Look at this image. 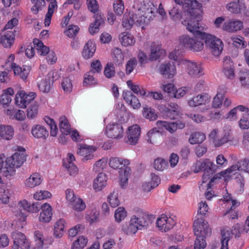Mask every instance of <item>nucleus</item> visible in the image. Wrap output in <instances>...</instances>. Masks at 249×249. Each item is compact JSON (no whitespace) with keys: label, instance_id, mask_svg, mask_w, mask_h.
<instances>
[{"label":"nucleus","instance_id":"ea45409f","mask_svg":"<svg viewBox=\"0 0 249 249\" xmlns=\"http://www.w3.org/2000/svg\"><path fill=\"white\" fill-rule=\"evenodd\" d=\"M119 38L122 45L124 46L133 45L135 42L134 37L130 34L123 33L119 35Z\"/></svg>","mask_w":249,"mask_h":249},{"label":"nucleus","instance_id":"4d7b16f0","mask_svg":"<svg viewBox=\"0 0 249 249\" xmlns=\"http://www.w3.org/2000/svg\"><path fill=\"white\" fill-rule=\"evenodd\" d=\"M33 45L34 49H36L38 53L39 51H40V50H41L42 48H44V53L42 52V54H43V55H46L49 52V48L44 45L42 42L39 40V39H34L33 40Z\"/></svg>","mask_w":249,"mask_h":249},{"label":"nucleus","instance_id":"774afa93","mask_svg":"<svg viewBox=\"0 0 249 249\" xmlns=\"http://www.w3.org/2000/svg\"><path fill=\"white\" fill-rule=\"evenodd\" d=\"M224 100V96L223 93L218 92L216 95L213 98V107L214 108L219 107L222 104V101Z\"/></svg>","mask_w":249,"mask_h":249},{"label":"nucleus","instance_id":"f257e3e1","mask_svg":"<svg viewBox=\"0 0 249 249\" xmlns=\"http://www.w3.org/2000/svg\"><path fill=\"white\" fill-rule=\"evenodd\" d=\"M182 24L194 35L201 36L206 47L213 55L218 56L221 54L223 47L222 41L214 36L206 34L204 32L205 28L202 25L200 21L194 23L191 20L182 21Z\"/></svg>","mask_w":249,"mask_h":249},{"label":"nucleus","instance_id":"a19ab883","mask_svg":"<svg viewBox=\"0 0 249 249\" xmlns=\"http://www.w3.org/2000/svg\"><path fill=\"white\" fill-rule=\"evenodd\" d=\"M13 135L14 130L11 126H0V136L2 138L9 140L12 139Z\"/></svg>","mask_w":249,"mask_h":249},{"label":"nucleus","instance_id":"79ce46f5","mask_svg":"<svg viewBox=\"0 0 249 249\" xmlns=\"http://www.w3.org/2000/svg\"><path fill=\"white\" fill-rule=\"evenodd\" d=\"M57 6L55 0H51L48 6V12L45 16L44 24L45 26H49L51 23V18L54 12V9Z\"/></svg>","mask_w":249,"mask_h":249},{"label":"nucleus","instance_id":"4c0bfd02","mask_svg":"<svg viewBox=\"0 0 249 249\" xmlns=\"http://www.w3.org/2000/svg\"><path fill=\"white\" fill-rule=\"evenodd\" d=\"M14 94V90L11 88L3 90L2 94L0 96V103L3 105H8L11 102V96Z\"/></svg>","mask_w":249,"mask_h":249},{"label":"nucleus","instance_id":"69168bd1","mask_svg":"<svg viewBox=\"0 0 249 249\" xmlns=\"http://www.w3.org/2000/svg\"><path fill=\"white\" fill-rule=\"evenodd\" d=\"M154 166L155 169L162 171L167 166V162L166 160L163 159L157 158L154 161Z\"/></svg>","mask_w":249,"mask_h":249},{"label":"nucleus","instance_id":"58836bf2","mask_svg":"<svg viewBox=\"0 0 249 249\" xmlns=\"http://www.w3.org/2000/svg\"><path fill=\"white\" fill-rule=\"evenodd\" d=\"M42 181L40 175L36 173H33L26 181V186L30 188H34L39 185Z\"/></svg>","mask_w":249,"mask_h":249},{"label":"nucleus","instance_id":"a878e982","mask_svg":"<svg viewBox=\"0 0 249 249\" xmlns=\"http://www.w3.org/2000/svg\"><path fill=\"white\" fill-rule=\"evenodd\" d=\"M31 133L34 137L37 139H45L49 135L46 128L40 124L33 125L31 129Z\"/></svg>","mask_w":249,"mask_h":249},{"label":"nucleus","instance_id":"8fccbe9b","mask_svg":"<svg viewBox=\"0 0 249 249\" xmlns=\"http://www.w3.org/2000/svg\"><path fill=\"white\" fill-rule=\"evenodd\" d=\"M239 80L242 86L249 89V71H241L239 73Z\"/></svg>","mask_w":249,"mask_h":249},{"label":"nucleus","instance_id":"6e6d98bb","mask_svg":"<svg viewBox=\"0 0 249 249\" xmlns=\"http://www.w3.org/2000/svg\"><path fill=\"white\" fill-rule=\"evenodd\" d=\"M142 114L144 117L150 121L156 120L158 117L157 115L155 112L154 109L150 107H144Z\"/></svg>","mask_w":249,"mask_h":249},{"label":"nucleus","instance_id":"2f4dec72","mask_svg":"<svg viewBox=\"0 0 249 249\" xmlns=\"http://www.w3.org/2000/svg\"><path fill=\"white\" fill-rule=\"evenodd\" d=\"M132 217L136 219V223L138 228L139 227H147L149 224L152 223V217L145 213H141L139 217L134 215Z\"/></svg>","mask_w":249,"mask_h":249},{"label":"nucleus","instance_id":"680f3d73","mask_svg":"<svg viewBox=\"0 0 249 249\" xmlns=\"http://www.w3.org/2000/svg\"><path fill=\"white\" fill-rule=\"evenodd\" d=\"M104 74L106 78L110 79L115 76V69L112 63H107L105 67Z\"/></svg>","mask_w":249,"mask_h":249},{"label":"nucleus","instance_id":"9b49d317","mask_svg":"<svg viewBox=\"0 0 249 249\" xmlns=\"http://www.w3.org/2000/svg\"><path fill=\"white\" fill-rule=\"evenodd\" d=\"M14 245L11 249H31L30 244L26 236L21 232L14 231L12 233Z\"/></svg>","mask_w":249,"mask_h":249},{"label":"nucleus","instance_id":"a211bd4d","mask_svg":"<svg viewBox=\"0 0 249 249\" xmlns=\"http://www.w3.org/2000/svg\"><path fill=\"white\" fill-rule=\"evenodd\" d=\"M141 134V128L137 124L130 126L127 133L128 141L126 142L131 145L136 144L138 141Z\"/></svg>","mask_w":249,"mask_h":249},{"label":"nucleus","instance_id":"338daca9","mask_svg":"<svg viewBox=\"0 0 249 249\" xmlns=\"http://www.w3.org/2000/svg\"><path fill=\"white\" fill-rule=\"evenodd\" d=\"M232 139L230 133L226 132L221 139L214 141V144L216 146H220L229 141H231Z\"/></svg>","mask_w":249,"mask_h":249},{"label":"nucleus","instance_id":"3c124183","mask_svg":"<svg viewBox=\"0 0 249 249\" xmlns=\"http://www.w3.org/2000/svg\"><path fill=\"white\" fill-rule=\"evenodd\" d=\"M88 239L83 236H79L71 246V249H83L87 244Z\"/></svg>","mask_w":249,"mask_h":249},{"label":"nucleus","instance_id":"6ab92c4d","mask_svg":"<svg viewBox=\"0 0 249 249\" xmlns=\"http://www.w3.org/2000/svg\"><path fill=\"white\" fill-rule=\"evenodd\" d=\"M243 28V22L238 19H229L223 25V30L229 32H235Z\"/></svg>","mask_w":249,"mask_h":249},{"label":"nucleus","instance_id":"20e7f679","mask_svg":"<svg viewBox=\"0 0 249 249\" xmlns=\"http://www.w3.org/2000/svg\"><path fill=\"white\" fill-rule=\"evenodd\" d=\"M193 227L194 233L196 237L195 241H199L200 243L206 241V236L211 233V230L209 228L208 222L205 221L202 217H197L194 222Z\"/></svg>","mask_w":249,"mask_h":249},{"label":"nucleus","instance_id":"603ef678","mask_svg":"<svg viewBox=\"0 0 249 249\" xmlns=\"http://www.w3.org/2000/svg\"><path fill=\"white\" fill-rule=\"evenodd\" d=\"M75 211L81 212L83 211L86 208V204L83 200L80 198H77L70 204Z\"/></svg>","mask_w":249,"mask_h":249},{"label":"nucleus","instance_id":"13d9d810","mask_svg":"<svg viewBox=\"0 0 249 249\" xmlns=\"http://www.w3.org/2000/svg\"><path fill=\"white\" fill-rule=\"evenodd\" d=\"M127 215V212L124 207L118 208L114 214V217L116 221L120 223L123 220Z\"/></svg>","mask_w":249,"mask_h":249},{"label":"nucleus","instance_id":"aec40b11","mask_svg":"<svg viewBox=\"0 0 249 249\" xmlns=\"http://www.w3.org/2000/svg\"><path fill=\"white\" fill-rule=\"evenodd\" d=\"M160 73L168 78L172 77L176 73L175 64L174 62H165L160 65L159 68Z\"/></svg>","mask_w":249,"mask_h":249},{"label":"nucleus","instance_id":"2eb2a0df","mask_svg":"<svg viewBox=\"0 0 249 249\" xmlns=\"http://www.w3.org/2000/svg\"><path fill=\"white\" fill-rule=\"evenodd\" d=\"M123 129L119 124H108L106 128V134L111 138L120 139L123 137Z\"/></svg>","mask_w":249,"mask_h":249},{"label":"nucleus","instance_id":"b1692460","mask_svg":"<svg viewBox=\"0 0 249 249\" xmlns=\"http://www.w3.org/2000/svg\"><path fill=\"white\" fill-rule=\"evenodd\" d=\"M94 18L95 19L94 22L91 23L89 28V31L91 35L98 33L99 31L100 26L104 23L103 15L100 13H97L94 14Z\"/></svg>","mask_w":249,"mask_h":249},{"label":"nucleus","instance_id":"72a5a7b5","mask_svg":"<svg viewBox=\"0 0 249 249\" xmlns=\"http://www.w3.org/2000/svg\"><path fill=\"white\" fill-rule=\"evenodd\" d=\"M244 7V2L243 0L232 1L227 4V9L231 13L238 14Z\"/></svg>","mask_w":249,"mask_h":249},{"label":"nucleus","instance_id":"ddd939ff","mask_svg":"<svg viewBox=\"0 0 249 249\" xmlns=\"http://www.w3.org/2000/svg\"><path fill=\"white\" fill-rule=\"evenodd\" d=\"M156 123L159 128H165L171 133H174L178 128L182 129L185 127V124L180 121H178L176 122L158 121Z\"/></svg>","mask_w":249,"mask_h":249},{"label":"nucleus","instance_id":"f03ea898","mask_svg":"<svg viewBox=\"0 0 249 249\" xmlns=\"http://www.w3.org/2000/svg\"><path fill=\"white\" fill-rule=\"evenodd\" d=\"M175 2L182 5L187 10V19L183 21H191L196 23L201 21L202 19V11L199 3L196 0H174Z\"/></svg>","mask_w":249,"mask_h":249},{"label":"nucleus","instance_id":"4be33fe9","mask_svg":"<svg viewBox=\"0 0 249 249\" xmlns=\"http://www.w3.org/2000/svg\"><path fill=\"white\" fill-rule=\"evenodd\" d=\"M96 51V45L93 40H89L85 44L82 51V55L85 59L93 57Z\"/></svg>","mask_w":249,"mask_h":249},{"label":"nucleus","instance_id":"f3484780","mask_svg":"<svg viewBox=\"0 0 249 249\" xmlns=\"http://www.w3.org/2000/svg\"><path fill=\"white\" fill-rule=\"evenodd\" d=\"M96 150L95 147L83 144L78 148L77 154L83 157L82 160L85 161L92 159L94 157L93 153Z\"/></svg>","mask_w":249,"mask_h":249},{"label":"nucleus","instance_id":"e433bc0d","mask_svg":"<svg viewBox=\"0 0 249 249\" xmlns=\"http://www.w3.org/2000/svg\"><path fill=\"white\" fill-rule=\"evenodd\" d=\"M206 139L204 133L201 132H195L192 133L189 138V142L191 144H199L202 143Z\"/></svg>","mask_w":249,"mask_h":249},{"label":"nucleus","instance_id":"f704fd0d","mask_svg":"<svg viewBox=\"0 0 249 249\" xmlns=\"http://www.w3.org/2000/svg\"><path fill=\"white\" fill-rule=\"evenodd\" d=\"M248 107L242 105H239L234 108L231 109L227 114V119L231 121H236L238 119L237 115L240 113H244L247 111Z\"/></svg>","mask_w":249,"mask_h":249},{"label":"nucleus","instance_id":"dca6fc26","mask_svg":"<svg viewBox=\"0 0 249 249\" xmlns=\"http://www.w3.org/2000/svg\"><path fill=\"white\" fill-rule=\"evenodd\" d=\"M156 224L160 230L165 232L172 229L175 222L171 218L163 214L157 219Z\"/></svg>","mask_w":249,"mask_h":249},{"label":"nucleus","instance_id":"de8ad7c7","mask_svg":"<svg viewBox=\"0 0 249 249\" xmlns=\"http://www.w3.org/2000/svg\"><path fill=\"white\" fill-rule=\"evenodd\" d=\"M127 85L128 88L135 94L141 96H145L146 92L144 89L141 86L133 84L131 80L127 81Z\"/></svg>","mask_w":249,"mask_h":249},{"label":"nucleus","instance_id":"c756f323","mask_svg":"<svg viewBox=\"0 0 249 249\" xmlns=\"http://www.w3.org/2000/svg\"><path fill=\"white\" fill-rule=\"evenodd\" d=\"M136 219L132 217L128 222H126L122 226V230L127 235L135 234L138 230V227L136 223Z\"/></svg>","mask_w":249,"mask_h":249},{"label":"nucleus","instance_id":"052dcab7","mask_svg":"<svg viewBox=\"0 0 249 249\" xmlns=\"http://www.w3.org/2000/svg\"><path fill=\"white\" fill-rule=\"evenodd\" d=\"M35 238L36 246L34 249H41L44 244V238L42 233L38 231H36L35 232Z\"/></svg>","mask_w":249,"mask_h":249},{"label":"nucleus","instance_id":"49530a36","mask_svg":"<svg viewBox=\"0 0 249 249\" xmlns=\"http://www.w3.org/2000/svg\"><path fill=\"white\" fill-rule=\"evenodd\" d=\"M240 170L239 164L237 162V165H233L230 168H228L224 172H221L220 176L225 178V180H228L230 179L231 177L235 174L236 171Z\"/></svg>","mask_w":249,"mask_h":249},{"label":"nucleus","instance_id":"0eeeda50","mask_svg":"<svg viewBox=\"0 0 249 249\" xmlns=\"http://www.w3.org/2000/svg\"><path fill=\"white\" fill-rule=\"evenodd\" d=\"M54 74L56 75V72L51 71L44 78L40 75L37 78L38 87L40 91L45 93L50 91L54 81Z\"/></svg>","mask_w":249,"mask_h":249},{"label":"nucleus","instance_id":"f8f14e48","mask_svg":"<svg viewBox=\"0 0 249 249\" xmlns=\"http://www.w3.org/2000/svg\"><path fill=\"white\" fill-rule=\"evenodd\" d=\"M140 8L136 9L133 7V10L128 14L125 13L123 18L122 25L126 30L130 29L134 23H136L135 16L139 15Z\"/></svg>","mask_w":249,"mask_h":249},{"label":"nucleus","instance_id":"09e8293b","mask_svg":"<svg viewBox=\"0 0 249 249\" xmlns=\"http://www.w3.org/2000/svg\"><path fill=\"white\" fill-rule=\"evenodd\" d=\"M143 12V11L141 12V10L140 9L139 15H138L137 17L135 16L136 23L140 25L142 24H148L152 19V15L148 17V15L145 16L146 14L145 13L144 14L142 13Z\"/></svg>","mask_w":249,"mask_h":249},{"label":"nucleus","instance_id":"9d476101","mask_svg":"<svg viewBox=\"0 0 249 249\" xmlns=\"http://www.w3.org/2000/svg\"><path fill=\"white\" fill-rule=\"evenodd\" d=\"M194 166V172L196 173L203 170L206 173L213 174L217 169V166L208 159L203 160H197Z\"/></svg>","mask_w":249,"mask_h":249},{"label":"nucleus","instance_id":"bb28decb","mask_svg":"<svg viewBox=\"0 0 249 249\" xmlns=\"http://www.w3.org/2000/svg\"><path fill=\"white\" fill-rule=\"evenodd\" d=\"M123 96L125 102L129 104L133 108H138L141 107V104L139 99L131 91H124Z\"/></svg>","mask_w":249,"mask_h":249},{"label":"nucleus","instance_id":"37998d69","mask_svg":"<svg viewBox=\"0 0 249 249\" xmlns=\"http://www.w3.org/2000/svg\"><path fill=\"white\" fill-rule=\"evenodd\" d=\"M130 171V168L129 167H126L120 170V185L122 188H124L127 184Z\"/></svg>","mask_w":249,"mask_h":249},{"label":"nucleus","instance_id":"864d4df0","mask_svg":"<svg viewBox=\"0 0 249 249\" xmlns=\"http://www.w3.org/2000/svg\"><path fill=\"white\" fill-rule=\"evenodd\" d=\"M108 202L112 207L115 208L120 204V200L118 199V191H113L107 197Z\"/></svg>","mask_w":249,"mask_h":249},{"label":"nucleus","instance_id":"393cba45","mask_svg":"<svg viewBox=\"0 0 249 249\" xmlns=\"http://www.w3.org/2000/svg\"><path fill=\"white\" fill-rule=\"evenodd\" d=\"M130 164L129 161L126 159H123L121 158L112 157L109 159V165L110 167L114 169H124Z\"/></svg>","mask_w":249,"mask_h":249},{"label":"nucleus","instance_id":"5701e85b","mask_svg":"<svg viewBox=\"0 0 249 249\" xmlns=\"http://www.w3.org/2000/svg\"><path fill=\"white\" fill-rule=\"evenodd\" d=\"M41 209L42 211L39 216V221L43 223L49 222L53 215L51 205L47 203H44Z\"/></svg>","mask_w":249,"mask_h":249},{"label":"nucleus","instance_id":"5fc2aeb1","mask_svg":"<svg viewBox=\"0 0 249 249\" xmlns=\"http://www.w3.org/2000/svg\"><path fill=\"white\" fill-rule=\"evenodd\" d=\"M94 75V71H89L85 74L83 85L84 86L90 85H96L97 82L93 76Z\"/></svg>","mask_w":249,"mask_h":249},{"label":"nucleus","instance_id":"0e129e2a","mask_svg":"<svg viewBox=\"0 0 249 249\" xmlns=\"http://www.w3.org/2000/svg\"><path fill=\"white\" fill-rule=\"evenodd\" d=\"M38 113V106L36 104L32 105L27 110V116L29 119L35 118Z\"/></svg>","mask_w":249,"mask_h":249},{"label":"nucleus","instance_id":"473e14b6","mask_svg":"<svg viewBox=\"0 0 249 249\" xmlns=\"http://www.w3.org/2000/svg\"><path fill=\"white\" fill-rule=\"evenodd\" d=\"M5 156L3 154L0 155V173L4 176H12L15 173V170L12 169L8 166V165H5L6 160L4 161Z\"/></svg>","mask_w":249,"mask_h":249},{"label":"nucleus","instance_id":"412c9836","mask_svg":"<svg viewBox=\"0 0 249 249\" xmlns=\"http://www.w3.org/2000/svg\"><path fill=\"white\" fill-rule=\"evenodd\" d=\"M211 97L206 93L199 94L193 97L188 101V104L190 107H195L202 105H205L210 102Z\"/></svg>","mask_w":249,"mask_h":249},{"label":"nucleus","instance_id":"bf43d9fd","mask_svg":"<svg viewBox=\"0 0 249 249\" xmlns=\"http://www.w3.org/2000/svg\"><path fill=\"white\" fill-rule=\"evenodd\" d=\"M113 10L117 16H121L123 13L124 7L122 0H115L113 3Z\"/></svg>","mask_w":249,"mask_h":249},{"label":"nucleus","instance_id":"cd10ccee","mask_svg":"<svg viewBox=\"0 0 249 249\" xmlns=\"http://www.w3.org/2000/svg\"><path fill=\"white\" fill-rule=\"evenodd\" d=\"M165 52L161 49V46L159 44L153 43L151 45V53L149 59L151 61L156 60L160 56L164 55Z\"/></svg>","mask_w":249,"mask_h":249},{"label":"nucleus","instance_id":"4468645a","mask_svg":"<svg viewBox=\"0 0 249 249\" xmlns=\"http://www.w3.org/2000/svg\"><path fill=\"white\" fill-rule=\"evenodd\" d=\"M187 72L189 75L194 77H200L204 75L203 69L200 64L190 61H186Z\"/></svg>","mask_w":249,"mask_h":249},{"label":"nucleus","instance_id":"c85d7f7f","mask_svg":"<svg viewBox=\"0 0 249 249\" xmlns=\"http://www.w3.org/2000/svg\"><path fill=\"white\" fill-rule=\"evenodd\" d=\"M223 72L229 79H233L234 77L233 64L230 57H226L223 61Z\"/></svg>","mask_w":249,"mask_h":249},{"label":"nucleus","instance_id":"e2e57ef3","mask_svg":"<svg viewBox=\"0 0 249 249\" xmlns=\"http://www.w3.org/2000/svg\"><path fill=\"white\" fill-rule=\"evenodd\" d=\"M171 18L175 21H178L181 18V12L177 7H174L169 12Z\"/></svg>","mask_w":249,"mask_h":249},{"label":"nucleus","instance_id":"c03bdc74","mask_svg":"<svg viewBox=\"0 0 249 249\" xmlns=\"http://www.w3.org/2000/svg\"><path fill=\"white\" fill-rule=\"evenodd\" d=\"M59 127L62 133L68 135L71 132V127L68 120L65 116H61L59 118Z\"/></svg>","mask_w":249,"mask_h":249},{"label":"nucleus","instance_id":"1a4fd4ad","mask_svg":"<svg viewBox=\"0 0 249 249\" xmlns=\"http://www.w3.org/2000/svg\"><path fill=\"white\" fill-rule=\"evenodd\" d=\"M36 96V93L31 92L27 94L23 90L18 92L16 95L15 101L16 105L19 107L25 108Z\"/></svg>","mask_w":249,"mask_h":249},{"label":"nucleus","instance_id":"6e6552de","mask_svg":"<svg viewBox=\"0 0 249 249\" xmlns=\"http://www.w3.org/2000/svg\"><path fill=\"white\" fill-rule=\"evenodd\" d=\"M240 227L237 225L232 227V230L223 229L221 231V235L222 236L221 239V247L220 249H228V242L230 239L232 237L233 235L239 236Z\"/></svg>","mask_w":249,"mask_h":249},{"label":"nucleus","instance_id":"423d86ee","mask_svg":"<svg viewBox=\"0 0 249 249\" xmlns=\"http://www.w3.org/2000/svg\"><path fill=\"white\" fill-rule=\"evenodd\" d=\"M26 156L25 149L22 147L18 148L12 156L7 158L5 165H8L12 169L18 168L25 161Z\"/></svg>","mask_w":249,"mask_h":249},{"label":"nucleus","instance_id":"39448f33","mask_svg":"<svg viewBox=\"0 0 249 249\" xmlns=\"http://www.w3.org/2000/svg\"><path fill=\"white\" fill-rule=\"evenodd\" d=\"M190 37L188 35H182L179 37L180 43L186 48H188L194 52H200L204 48L203 41L201 36L200 37Z\"/></svg>","mask_w":249,"mask_h":249},{"label":"nucleus","instance_id":"7ed1b4c3","mask_svg":"<svg viewBox=\"0 0 249 249\" xmlns=\"http://www.w3.org/2000/svg\"><path fill=\"white\" fill-rule=\"evenodd\" d=\"M41 203L38 202L34 203L31 205L25 200L21 201L19 203L18 209L15 212V216L18 218L19 223L18 227L22 228L26 224L25 219L27 217L26 213L27 212L33 213H37L41 208Z\"/></svg>","mask_w":249,"mask_h":249},{"label":"nucleus","instance_id":"a18cd8bd","mask_svg":"<svg viewBox=\"0 0 249 249\" xmlns=\"http://www.w3.org/2000/svg\"><path fill=\"white\" fill-rule=\"evenodd\" d=\"M242 117L239 121V126L242 129H248L249 128V108H247L244 113L241 114Z\"/></svg>","mask_w":249,"mask_h":249},{"label":"nucleus","instance_id":"c9c22d12","mask_svg":"<svg viewBox=\"0 0 249 249\" xmlns=\"http://www.w3.org/2000/svg\"><path fill=\"white\" fill-rule=\"evenodd\" d=\"M15 39V35L12 32L8 31L6 34L0 36V43L6 48L11 46Z\"/></svg>","mask_w":249,"mask_h":249},{"label":"nucleus","instance_id":"7c9ffc66","mask_svg":"<svg viewBox=\"0 0 249 249\" xmlns=\"http://www.w3.org/2000/svg\"><path fill=\"white\" fill-rule=\"evenodd\" d=\"M107 185V178L103 173L98 174L94 179L93 183V188L96 191L101 190Z\"/></svg>","mask_w":249,"mask_h":249}]
</instances>
